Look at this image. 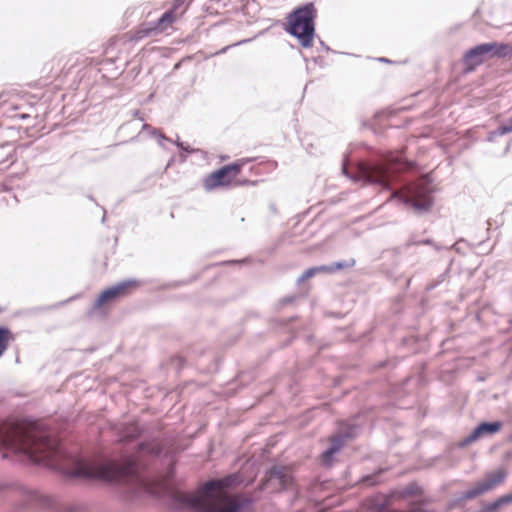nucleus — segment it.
<instances>
[{
    "mask_svg": "<svg viewBox=\"0 0 512 512\" xmlns=\"http://www.w3.org/2000/svg\"><path fill=\"white\" fill-rule=\"evenodd\" d=\"M151 129H153L149 124L144 123L142 126L143 131H149L151 133Z\"/></svg>",
    "mask_w": 512,
    "mask_h": 512,
    "instance_id": "obj_25",
    "label": "nucleus"
},
{
    "mask_svg": "<svg viewBox=\"0 0 512 512\" xmlns=\"http://www.w3.org/2000/svg\"><path fill=\"white\" fill-rule=\"evenodd\" d=\"M71 301V298H68L67 300H65V303H68Z\"/></svg>",
    "mask_w": 512,
    "mask_h": 512,
    "instance_id": "obj_35",
    "label": "nucleus"
},
{
    "mask_svg": "<svg viewBox=\"0 0 512 512\" xmlns=\"http://www.w3.org/2000/svg\"><path fill=\"white\" fill-rule=\"evenodd\" d=\"M19 117H20L21 119H26V118L28 117V115H27V114H21V115H19Z\"/></svg>",
    "mask_w": 512,
    "mask_h": 512,
    "instance_id": "obj_30",
    "label": "nucleus"
},
{
    "mask_svg": "<svg viewBox=\"0 0 512 512\" xmlns=\"http://www.w3.org/2000/svg\"><path fill=\"white\" fill-rule=\"evenodd\" d=\"M506 472L504 469H498L486 475L485 479L477 482L473 487L463 492V499H473L485 492L493 489L495 486L504 482Z\"/></svg>",
    "mask_w": 512,
    "mask_h": 512,
    "instance_id": "obj_8",
    "label": "nucleus"
},
{
    "mask_svg": "<svg viewBox=\"0 0 512 512\" xmlns=\"http://www.w3.org/2000/svg\"><path fill=\"white\" fill-rule=\"evenodd\" d=\"M419 244H424V245H431L434 247L435 250H441L442 247L439 246L437 243H435L433 240L431 239H425V240H416L414 237H411L408 241H407V246H413V245H419Z\"/></svg>",
    "mask_w": 512,
    "mask_h": 512,
    "instance_id": "obj_22",
    "label": "nucleus"
},
{
    "mask_svg": "<svg viewBox=\"0 0 512 512\" xmlns=\"http://www.w3.org/2000/svg\"><path fill=\"white\" fill-rule=\"evenodd\" d=\"M175 144L178 146V147H183V142H181L179 140V138H177V140L175 141Z\"/></svg>",
    "mask_w": 512,
    "mask_h": 512,
    "instance_id": "obj_27",
    "label": "nucleus"
},
{
    "mask_svg": "<svg viewBox=\"0 0 512 512\" xmlns=\"http://www.w3.org/2000/svg\"><path fill=\"white\" fill-rule=\"evenodd\" d=\"M355 265V260H350L349 262H334L331 265H326L325 273H333L337 270L343 269L345 267H352Z\"/></svg>",
    "mask_w": 512,
    "mask_h": 512,
    "instance_id": "obj_19",
    "label": "nucleus"
},
{
    "mask_svg": "<svg viewBox=\"0 0 512 512\" xmlns=\"http://www.w3.org/2000/svg\"><path fill=\"white\" fill-rule=\"evenodd\" d=\"M270 480H276L283 488H287L292 482L291 477L281 468L274 467L270 470Z\"/></svg>",
    "mask_w": 512,
    "mask_h": 512,
    "instance_id": "obj_15",
    "label": "nucleus"
},
{
    "mask_svg": "<svg viewBox=\"0 0 512 512\" xmlns=\"http://www.w3.org/2000/svg\"><path fill=\"white\" fill-rule=\"evenodd\" d=\"M511 502H512V492L500 497L495 502L491 503L489 506V509H490V511H495L500 506H502L504 504L511 503Z\"/></svg>",
    "mask_w": 512,
    "mask_h": 512,
    "instance_id": "obj_21",
    "label": "nucleus"
},
{
    "mask_svg": "<svg viewBox=\"0 0 512 512\" xmlns=\"http://www.w3.org/2000/svg\"><path fill=\"white\" fill-rule=\"evenodd\" d=\"M490 47V57L506 58L512 57V45L498 42H488Z\"/></svg>",
    "mask_w": 512,
    "mask_h": 512,
    "instance_id": "obj_13",
    "label": "nucleus"
},
{
    "mask_svg": "<svg viewBox=\"0 0 512 512\" xmlns=\"http://www.w3.org/2000/svg\"><path fill=\"white\" fill-rule=\"evenodd\" d=\"M407 193L403 195L399 191H393L391 198H399L403 203L410 204L415 210L425 211L432 205V179L424 175L414 183L406 186Z\"/></svg>",
    "mask_w": 512,
    "mask_h": 512,
    "instance_id": "obj_5",
    "label": "nucleus"
},
{
    "mask_svg": "<svg viewBox=\"0 0 512 512\" xmlns=\"http://www.w3.org/2000/svg\"><path fill=\"white\" fill-rule=\"evenodd\" d=\"M179 148L184 150V151H186V152H192V150L189 148V146L185 145L184 143H183V147H179Z\"/></svg>",
    "mask_w": 512,
    "mask_h": 512,
    "instance_id": "obj_26",
    "label": "nucleus"
},
{
    "mask_svg": "<svg viewBox=\"0 0 512 512\" xmlns=\"http://www.w3.org/2000/svg\"><path fill=\"white\" fill-rule=\"evenodd\" d=\"M139 114H140V112L138 110L134 111V113H133L134 117H138Z\"/></svg>",
    "mask_w": 512,
    "mask_h": 512,
    "instance_id": "obj_31",
    "label": "nucleus"
},
{
    "mask_svg": "<svg viewBox=\"0 0 512 512\" xmlns=\"http://www.w3.org/2000/svg\"><path fill=\"white\" fill-rule=\"evenodd\" d=\"M379 60L382 61V62H389V60L386 59V58H380Z\"/></svg>",
    "mask_w": 512,
    "mask_h": 512,
    "instance_id": "obj_32",
    "label": "nucleus"
},
{
    "mask_svg": "<svg viewBox=\"0 0 512 512\" xmlns=\"http://www.w3.org/2000/svg\"><path fill=\"white\" fill-rule=\"evenodd\" d=\"M502 423L499 421L495 422H482L480 423L468 437L464 439L462 445H467L484 434H494L500 430Z\"/></svg>",
    "mask_w": 512,
    "mask_h": 512,
    "instance_id": "obj_12",
    "label": "nucleus"
},
{
    "mask_svg": "<svg viewBox=\"0 0 512 512\" xmlns=\"http://www.w3.org/2000/svg\"><path fill=\"white\" fill-rule=\"evenodd\" d=\"M249 41H250V39H243V40L238 41V42H236V43H234V44H232V45H228V46L223 47L221 50H219V51H218V52H216L215 54H224V53H226V52H227L231 47L239 46V45H242V44L247 43V42H249Z\"/></svg>",
    "mask_w": 512,
    "mask_h": 512,
    "instance_id": "obj_23",
    "label": "nucleus"
},
{
    "mask_svg": "<svg viewBox=\"0 0 512 512\" xmlns=\"http://www.w3.org/2000/svg\"><path fill=\"white\" fill-rule=\"evenodd\" d=\"M71 301V298H68L67 300H65V303H68Z\"/></svg>",
    "mask_w": 512,
    "mask_h": 512,
    "instance_id": "obj_33",
    "label": "nucleus"
},
{
    "mask_svg": "<svg viewBox=\"0 0 512 512\" xmlns=\"http://www.w3.org/2000/svg\"><path fill=\"white\" fill-rule=\"evenodd\" d=\"M141 432L142 429L137 423H130L123 428L119 440L121 442L131 441L134 438H137Z\"/></svg>",
    "mask_w": 512,
    "mask_h": 512,
    "instance_id": "obj_14",
    "label": "nucleus"
},
{
    "mask_svg": "<svg viewBox=\"0 0 512 512\" xmlns=\"http://www.w3.org/2000/svg\"><path fill=\"white\" fill-rule=\"evenodd\" d=\"M157 141H158V144H159L161 147H165V145H164V141H165V140L157 139Z\"/></svg>",
    "mask_w": 512,
    "mask_h": 512,
    "instance_id": "obj_29",
    "label": "nucleus"
},
{
    "mask_svg": "<svg viewBox=\"0 0 512 512\" xmlns=\"http://www.w3.org/2000/svg\"><path fill=\"white\" fill-rule=\"evenodd\" d=\"M488 56H490V47H488L487 43L476 45L467 50L462 58L465 70L468 72L473 71L477 66L483 64Z\"/></svg>",
    "mask_w": 512,
    "mask_h": 512,
    "instance_id": "obj_9",
    "label": "nucleus"
},
{
    "mask_svg": "<svg viewBox=\"0 0 512 512\" xmlns=\"http://www.w3.org/2000/svg\"><path fill=\"white\" fill-rule=\"evenodd\" d=\"M150 135L156 139L169 140L160 130L155 128L151 129Z\"/></svg>",
    "mask_w": 512,
    "mask_h": 512,
    "instance_id": "obj_24",
    "label": "nucleus"
},
{
    "mask_svg": "<svg viewBox=\"0 0 512 512\" xmlns=\"http://www.w3.org/2000/svg\"><path fill=\"white\" fill-rule=\"evenodd\" d=\"M236 482V475H228L222 479L207 481L196 493L176 491L172 494V503L178 509H189L193 512H240L251 500L222 491Z\"/></svg>",
    "mask_w": 512,
    "mask_h": 512,
    "instance_id": "obj_2",
    "label": "nucleus"
},
{
    "mask_svg": "<svg viewBox=\"0 0 512 512\" xmlns=\"http://www.w3.org/2000/svg\"><path fill=\"white\" fill-rule=\"evenodd\" d=\"M325 269H326V265H321V266H315V267L308 268L297 279V282L298 283H302V282H304V281L314 277L317 273L325 272Z\"/></svg>",
    "mask_w": 512,
    "mask_h": 512,
    "instance_id": "obj_18",
    "label": "nucleus"
},
{
    "mask_svg": "<svg viewBox=\"0 0 512 512\" xmlns=\"http://www.w3.org/2000/svg\"><path fill=\"white\" fill-rule=\"evenodd\" d=\"M11 339L12 335L10 330L6 327H0V357L7 350Z\"/></svg>",
    "mask_w": 512,
    "mask_h": 512,
    "instance_id": "obj_17",
    "label": "nucleus"
},
{
    "mask_svg": "<svg viewBox=\"0 0 512 512\" xmlns=\"http://www.w3.org/2000/svg\"><path fill=\"white\" fill-rule=\"evenodd\" d=\"M176 16L173 15V11H166L156 22L151 24L149 28L140 29L137 32V39H141L150 35L151 32L157 31L162 32L170 27L175 21Z\"/></svg>",
    "mask_w": 512,
    "mask_h": 512,
    "instance_id": "obj_11",
    "label": "nucleus"
},
{
    "mask_svg": "<svg viewBox=\"0 0 512 512\" xmlns=\"http://www.w3.org/2000/svg\"><path fill=\"white\" fill-rule=\"evenodd\" d=\"M512 132V116L502 125L497 127L495 130L490 132L489 139L491 140L494 137L503 136Z\"/></svg>",
    "mask_w": 512,
    "mask_h": 512,
    "instance_id": "obj_16",
    "label": "nucleus"
},
{
    "mask_svg": "<svg viewBox=\"0 0 512 512\" xmlns=\"http://www.w3.org/2000/svg\"><path fill=\"white\" fill-rule=\"evenodd\" d=\"M411 163L400 153H390L385 159L375 165L358 167L359 179L364 183L380 185L385 190H391L401 172L410 169Z\"/></svg>",
    "mask_w": 512,
    "mask_h": 512,
    "instance_id": "obj_3",
    "label": "nucleus"
},
{
    "mask_svg": "<svg viewBox=\"0 0 512 512\" xmlns=\"http://www.w3.org/2000/svg\"><path fill=\"white\" fill-rule=\"evenodd\" d=\"M241 170V164L232 163L222 166L218 170L207 175L203 180L204 190L211 192L218 187H225L231 184L233 179Z\"/></svg>",
    "mask_w": 512,
    "mask_h": 512,
    "instance_id": "obj_6",
    "label": "nucleus"
},
{
    "mask_svg": "<svg viewBox=\"0 0 512 512\" xmlns=\"http://www.w3.org/2000/svg\"><path fill=\"white\" fill-rule=\"evenodd\" d=\"M316 8L313 3H307L296 8L288 17L287 32L298 39L302 47L312 45L315 35L314 19Z\"/></svg>",
    "mask_w": 512,
    "mask_h": 512,
    "instance_id": "obj_4",
    "label": "nucleus"
},
{
    "mask_svg": "<svg viewBox=\"0 0 512 512\" xmlns=\"http://www.w3.org/2000/svg\"><path fill=\"white\" fill-rule=\"evenodd\" d=\"M345 174H346V176H349V177H350L349 173H345ZM351 178H352V176H351ZM353 179H354L355 181H360V179H359V174L357 173V176H356V177H353Z\"/></svg>",
    "mask_w": 512,
    "mask_h": 512,
    "instance_id": "obj_28",
    "label": "nucleus"
},
{
    "mask_svg": "<svg viewBox=\"0 0 512 512\" xmlns=\"http://www.w3.org/2000/svg\"><path fill=\"white\" fill-rule=\"evenodd\" d=\"M137 284L136 280H124L116 283L115 285L105 289L97 297L93 304V310L101 308L105 304L112 303L117 299L127 296L130 290Z\"/></svg>",
    "mask_w": 512,
    "mask_h": 512,
    "instance_id": "obj_7",
    "label": "nucleus"
},
{
    "mask_svg": "<svg viewBox=\"0 0 512 512\" xmlns=\"http://www.w3.org/2000/svg\"><path fill=\"white\" fill-rule=\"evenodd\" d=\"M0 449L3 457L20 454L36 463H46L70 477L94 478L108 482L146 486L143 475L145 456L157 457L161 448L154 443H141L136 454L119 464L111 460H86L67 452L53 432L37 421L0 422Z\"/></svg>",
    "mask_w": 512,
    "mask_h": 512,
    "instance_id": "obj_1",
    "label": "nucleus"
},
{
    "mask_svg": "<svg viewBox=\"0 0 512 512\" xmlns=\"http://www.w3.org/2000/svg\"><path fill=\"white\" fill-rule=\"evenodd\" d=\"M71 301V298H68L67 300H65V303H68Z\"/></svg>",
    "mask_w": 512,
    "mask_h": 512,
    "instance_id": "obj_34",
    "label": "nucleus"
},
{
    "mask_svg": "<svg viewBox=\"0 0 512 512\" xmlns=\"http://www.w3.org/2000/svg\"><path fill=\"white\" fill-rule=\"evenodd\" d=\"M188 5L189 3L187 2V0H174L172 7L169 11H173V15L175 16H177L178 14L182 15L185 12Z\"/></svg>",
    "mask_w": 512,
    "mask_h": 512,
    "instance_id": "obj_20",
    "label": "nucleus"
},
{
    "mask_svg": "<svg viewBox=\"0 0 512 512\" xmlns=\"http://www.w3.org/2000/svg\"><path fill=\"white\" fill-rule=\"evenodd\" d=\"M354 429L355 428L352 427L346 432H340L331 437L330 446L325 451H323L321 455L323 464L327 466L331 465L333 456L341 450L346 440L348 438L354 437Z\"/></svg>",
    "mask_w": 512,
    "mask_h": 512,
    "instance_id": "obj_10",
    "label": "nucleus"
}]
</instances>
